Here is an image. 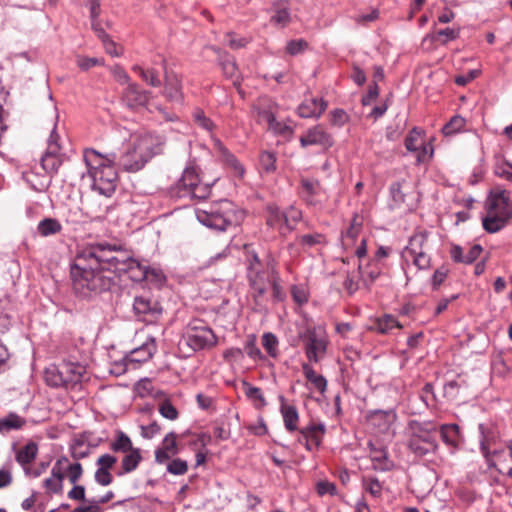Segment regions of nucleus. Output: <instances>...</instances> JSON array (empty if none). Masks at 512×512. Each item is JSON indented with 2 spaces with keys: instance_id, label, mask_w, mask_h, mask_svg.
Here are the masks:
<instances>
[{
  "instance_id": "obj_31",
  "label": "nucleus",
  "mask_w": 512,
  "mask_h": 512,
  "mask_svg": "<svg viewBox=\"0 0 512 512\" xmlns=\"http://www.w3.org/2000/svg\"><path fill=\"white\" fill-rule=\"evenodd\" d=\"M373 468L380 471H390L394 468V462L388 457L387 450H370Z\"/></svg>"
},
{
  "instance_id": "obj_28",
  "label": "nucleus",
  "mask_w": 512,
  "mask_h": 512,
  "mask_svg": "<svg viewBox=\"0 0 512 512\" xmlns=\"http://www.w3.org/2000/svg\"><path fill=\"white\" fill-rule=\"evenodd\" d=\"M478 438L481 449L490 448L496 445L499 433L494 425L481 423L478 426Z\"/></svg>"
},
{
  "instance_id": "obj_41",
  "label": "nucleus",
  "mask_w": 512,
  "mask_h": 512,
  "mask_svg": "<svg viewBox=\"0 0 512 512\" xmlns=\"http://www.w3.org/2000/svg\"><path fill=\"white\" fill-rule=\"evenodd\" d=\"M424 134L425 132L423 129L419 127H413L406 135L404 140L406 149L410 152L416 151L417 148H419V143L424 142L422 139Z\"/></svg>"
},
{
  "instance_id": "obj_48",
  "label": "nucleus",
  "mask_w": 512,
  "mask_h": 512,
  "mask_svg": "<svg viewBox=\"0 0 512 512\" xmlns=\"http://www.w3.org/2000/svg\"><path fill=\"white\" fill-rule=\"evenodd\" d=\"M262 346L270 357L276 358L278 356V339L273 333L266 332L263 334Z\"/></svg>"
},
{
  "instance_id": "obj_10",
  "label": "nucleus",
  "mask_w": 512,
  "mask_h": 512,
  "mask_svg": "<svg viewBox=\"0 0 512 512\" xmlns=\"http://www.w3.org/2000/svg\"><path fill=\"white\" fill-rule=\"evenodd\" d=\"M299 337L305 341V355L309 362L318 363L327 352V341L317 338L315 328H307Z\"/></svg>"
},
{
  "instance_id": "obj_20",
  "label": "nucleus",
  "mask_w": 512,
  "mask_h": 512,
  "mask_svg": "<svg viewBox=\"0 0 512 512\" xmlns=\"http://www.w3.org/2000/svg\"><path fill=\"white\" fill-rule=\"evenodd\" d=\"M156 349L157 345L155 339L149 338L141 346L131 350L130 353L125 356V359L128 360L129 363H144L153 357Z\"/></svg>"
},
{
  "instance_id": "obj_9",
  "label": "nucleus",
  "mask_w": 512,
  "mask_h": 512,
  "mask_svg": "<svg viewBox=\"0 0 512 512\" xmlns=\"http://www.w3.org/2000/svg\"><path fill=\"white\" fill-rule=\"evenodd\" d=\"M488 469L512 479V450H482Z\"/></svg>"
},
{
  "instance_id": "obj_34",
  "label": "nucleus",
  "mask_w": 512,
  "mask_h": 512,
  "mask_svg": "<svg viewBox=\"0 0 512 512\" xmlns=\"http://www.w3.org/2000/svg\"><path fill=\"white\" fill-rule=\"evenodd\" d=\"M44 379L48 386L53 388L65 387L60 365H50L44 371Z\"/></svg>"
},
{
  "instance_id": "obj_15",
  "label": "nucleus",
  "mask_w": 512,
  "mask_h": 512,
  "mask_svg": "<svg viewBox=\"0 0 512 512\" xmlns=\"http://www.w3.org/2000/svg\"><path fill=\"white\" fill-rule=\"evenodd\" d=\"M266 455L284 473L286 470H291L294 466L300 465L304 460V456L296 453L294 450H268Z\"/></svg>"
},
{
  "instance_id": "obj_55",
  "label": "nucleus",
  "mask_w": 512,
  "mask_h": 512,
  "mask_svg": "<svg viewBox=\"0 0 512 512\" xmlns=\"http://www.w3.org/2000/svg\"><path fill=\"white\" fill-rule=\"evenodd\" d=\"M193 121L201 128L212 131L214 128L213 121L207 117L201 108H196L193 112Z\"/></svg>"
},
{
  "instance_id": "obj_27",
  "label": "nucleus",
  "mask_w": 512,
  "mask_h": 512,
  "mask_svg": "<svg viewBox=\"0 0 512 512\" xmlns=\"http://www.w3.org/2000/svg\"><path fill=\"white\" fill-rule=\"evenodd\" d=\"M108 438L104 432L99 435L92 431H84L77 438L74 439V443L70 445V448H76L83 445H87V448H97L107 442Z\"/></svg>"
},
{
  "instance_id": "obj_40",
  "label": "nucleus",
  "mask_w": 512,
  "mask_h": 512,
  "mask_svg": "<svg viewBox=\"0 0 512 512\" xmlns=\"http://www.w3.org/2000/svg\"><path fill=\"white\" fill-rule=\"evenodd\" d=\"M200 182L199 176L193 167H187L183 171L182 177L178 181V187L185 190L195 189V186Z\"/></svg>"
},
{
  "instance_id": "obj_24",
  "label": "nucleus",
  "mask_w": 512,
  "mask_h": 512,
  "mask_svg": "<svg viewBox=\"0 0 512 512\" xmlns=\"http://www.w3.org/2000/svg\"><path fill=\"white\" fill-rule=\"evenodd\" d=\"M218 56V64L220 65L223 75L227 78H234L238 71V67L235 58L230 55L227 51L222 50L217 46H208Z\"/></svg>"
},
{
  "instance_id": "obj_32",
  "label": "nucleus",
  "mask_w": 512,
  "mask_h": 512,
  "mask_svg": "<svg viewBox=\"0 0 512 512\" xmlns=\"http://www.w3.org/2000/svg\"><path fill=\"white\" fill-rule=\"evenodd\" d=\"M27 420L14 412L0 419V433H8L12 430L21 429L25 426Z\"/></svg>"
},
{
  "instance_id": "obj_22",
  "label": "nucleus",
  "mask_w": 512,
  "mask_h": 512,
  "mask_svg": "<svg viewBox=\"0 0 512 512\" xmlns=\"http://www.w3.org/2000/svg\"><path fill=\"white\" fill-rule=\"evenodd\" d=\"M325 432L326 427L323 423H311L301 429V439L305 440V448H311L312 445L319 447Z\"/></svg>"
},
{
  "instance_id": "obj_47",
  "label": "nucleus",
  "mask_w": 512,
  "mask_h": 512,
  "mask_svg": "<svg viewBox=\"0 0 512 512\" xmlns=\"http://www.w3.org/2000/svg\"><path fill=\"white\" fill-rule=\"evenodd\" d=\"M276 153L270 151H262L259 158V163L262 170L267 173H273L276 171Z\"/></svg>"
},
{
  "instance_id": "obj_11",
  "label": "nucleus",
  "mask_w": 512,
  "mask_h": 512,
  "mask_svg": "<svg viewBox=\"0 0 512 512\" xmlns=\"http://www.w3.org/2000/svg\"><path fill=\"white\" fill-rule=\"evenodd\" d=\"M302 148L310 145L321 146L324 151L329 150L334 145L333 136L326 131L323 125L317 124L309 128L305 134L299 138Z\"/></svg>"
},
{
  "instance_id": "obj_62",
  "label": "nucleus",
  "mask_w": 512,
  "mask_h": 512,
  "mask_svg": "<svg viewBox=\"0 0 512 512\" xmlns=\"http://www.w3.org/2000/svg\"><path fill=\"white\" fill-rule=\"evenodd\" d=\"M109 448H134L130 438L122 431L117 430L115 439L109 443Z\"/></svg>"
},
{
  "instance_id": "obj_13",
  "label": "nucleus",
  "mask_w": 512,
  "mask_h": 512,
  "mask_svg": "<svg viewBox=\"0 0 512 512\" xmlns=\"http://www.w3.org/2000/svg\"><path fill=\"white\" fill-rule=\"evenodd\" d=\"M397 418L394 409L369 411L366 415V423L376 433H385Z\"/></svg>"
},
{
  "instance_id": "obj_50",
  "label": "nucleus",
  "mask_w": 512,
  "mask_h": 512,
  "mask_svg": "<svg viewBox=\"0 0 512 512\" xmlns=\"http://www.w3.org/2000/svg\"><path fill=\"white\" fill-rule=\"evenodd\" d=\"M244 351L247 353L249 357L254 360H263L265 359L259 347L256 345V336L251 334L248 336L247 341L244 346Z\"/></svg>"
},
{
  "instance_id": "obj_58",
  "label": "nucleus",
  "mask_w": 512,
  "mask_h": 512,
  "mask_svg": "<svg viewBox=\"0 0 512 512\" xmlns=\"http://www.w3.org/2000/svg\"><path fill=\"white\" fill-rule=\"evenodd\" d=\"M299 243L302 246L313 247L320 244H325V236L321 233L305 234L299 237Z\"/></svg>"
},
{
  "instance_id": "obj_18",
  "label": "nucleus",
  "mask_w": 512,
  "mask_h": 512,
  "mask_svg": "<svg viewBox=\"0 0 512 512\" xmlns=\"http://www.w3.org/2000/svg\"><path fill=\"white\" fill-rule=\"evenodd\" d=\"M62 371V376L65 380V388H73L82 381L83 375L86 373L85 366L80 363L63 361L59 364Z\"/></svg>"
},
{
  "instance_id": "obj_52",
  "label": "nucleus",
  "mask_w": 512,
  "mask_h": 512,
  "mask_svg": "<svg viewBox=\"0 0 512 512\" xmlns=\"http://www.w3.org/2000/svg\"><path fill=\"white\" fill-rule=\"evenodd\" d=\"M16 452V461L24 467L26 473H29V468L26 465L36 459L38 450H16Z\"/></svg>"
},
{
  "instance_id": "obj_39",
  "label": "nucleus",
  "mask_w": 512,
  "mask_h": 512,
  "mask_svg": "<svg viewBox=\"0 0 512 512\" xmlns=\"http://www.w3.org/2000/svg\"><path fill=\"white\" fill-rule=\"evenodd\" d=\"M38 232L41 236L55 235L62 230L61 223L56 218H44L38 224Z\"/></svg>"
},
{
  "instance_id": "obj_61",
  "label": "nucleus",
  "mask_w": 512,
  "mask_h": 512,
  "mask_svg": "<svg viewBox=\"0 0 512 512\" xmlns=\"http://www.w3.org/2000/svg\"><path fill=\"white\" fill-rule=\"evenodd\" d=\"M349 121V115L345 110L336 108L330 112V123L333 126L342 127Z\"/></svg>"
},
{
  "instance_id": "obj_19",
  "label": "nucleus",
  "mask_w": 512,
  "mask_h": 512,
  "mask_svg": "<svg viewBox=\"0 0 512 512\" xmlns=\"http://www.w3.org/2000/svg\"><path fill=\"white\" fill-rule=\"evenodd\" d=\"M328 106L323 98H311L298 106L297 113L301 118H319Z\"/></svg>"
},
{
  "instance_id": "obj_42",
  "label": "nucleus",
  "mask_w": 512,
  "mask_h": 512,
  "mask_svg": "<svg viewBox=\"0 0 512 512\" xmlns=\"http://www.w3.org/2000/svg\"><path fill=\"white\" fill-rule=\"evenodd\" d=\"M466 125V119L461 115H454L450 120L442 127V133L444 136H452L464 129Z\"/></svg>"
},
{
  "instance_id": "obj_59",
  "label": "nucleus",
  "mask_w": 512,
  "mask_h": 512,
  "mask_svg": "<svg viewBox=\"0 0 512 512\" xmlns=\"http://www.w3.org/2000/svg\"><path fill=\"white\" fill-rule=\"evenodd\" d=\"M76 63L82 71H88L94 66L103 65V58L77 56Z\"/></svg>"
},
{
  "instance_id": "obj_6",
  "label": "nucleus",
  "mask_w": 512,
  "mask_h": 512,
  "mask_svg": "<svg viewBox=\"0 0 512 512\" xmlns=\"http://www.w3.org/2000/svg\"><path fill=\"white\" fill-rule=\"evenodd\" d=\"M92 189L98 191L101 195L111 197L119 182L118 172L115 163H107V166L94 172Z\"/></svg>"
},
{
  "instance_id": "obj_14",
  "label": "nucleus",
  "mask_w": 512,
  "mask_h": 512,
  "mask_svg": "<svg viewBox=\"0 0 512 512\" xmlns=\"http://www.w3.org/2000/svg\"><path fill=\"white\" fill-rule=\"evenodd\" d=\"M150 91L143 90L136 83H129L122 94V100L132 110L146 107L150 99Z\"/></svg>"
},
{
  "instance_id": "obj_29",
  "label": "nucleus",
  "mask_w": 512,
  "mask_h": 512,
  "mask_svg": "<svg viewBox=\"0 0 512 512\" xmlns=\"http://www.w3.org/2000/svg\"><path fill=\"white\" fill-rule=\"evenodd\" d=\"M148 266L141 264L138 260L132 259L125 270L121 271L122 274H127L129 279L136 283H142L147 278Z\"/></svg>"
},
{
  "instance_id": "obj_36",
  "label": "nucleus",
  "mask_w": 512,
  "mask_h": 512,
  "mask_svg": "<svg viewBox=\"0 0 512 512\" xmlns=\"http://www.w3.org/2000/svg\"><path fill=\"white\" fill-rule=\"evenodd\" d=\"M275 14L271 17V22L286 26L290 21V12L287 7V0H280L273 3Z\"/></svg>"
},
{
  "instance_id": "obj_57",
  "label": "nucleus",
  "mask_w": 512,
  "mask_h": 512,
  "mask_svg": "<svg viewBox=\"0 0 512 512\" xmlns=\"http://www.w3.org/2000/svg\"><path fill=\"white\" fill-rule=\"evenodd\" d=\"M247 279L250 288L267 286V283L271 281V279L265 277V273L262 270L247 272Z\"/></svg>"
},
{
  "instance_id": "obj_21",
  "label": "nucleus",
  "mask_w": 512,
  "mask_h": 512,
  "mask_svg": "<svg viewBox=\"0 0 512 512\" xmlns=\"http://www.w3.org/2000/svg\"><path fill=\"white\" fill-rule=\"evenodd\" d=\"M511 219V214H503L500 211L487 212V215L482 217V226L487 233L494 234L502 230Z\"/></svg>"
},
{
  "instance_id": "obj_35",
  "label": "nucleus",
  "mask_w": 512,
  "mask_h": 512,
  "mask_svg": "<svg viewBox=\"0 0 512 512\" xmlns=\"http://www.w3.org/2000/svg\"><path fill=\"white\" fill-rule=\"evenodd\" d=\"M121 451L126 452V454L122 458V471H123V473H131L138 467L140 462L143 460V457L140 453L141 450H121Z\"/></svg>"
},
{
  "instance_id": "obj_54",
  "label": "nucleus",
  "mask_w": 512,
  "mask_h": 512,
  "mask_svg": "<svg viewBox=\"0 0 512 512\" xmlns=\"http://www.w3.org/2000/svg\"><path fill=\"white\" fill-rule=\"evenodd\" d=\"M448 273H449V269L445 265H442L441 267L437 268L434 271V273L430 279L431 288L433 291H438L440 289L441 285L444 283L445 279L447 278Z\"/></svg>"
},
{
  "instance_id": "obj_25",
  "label": "nucleus",
  "mask_w": 512,
  "mask_h": 512,
  "mask_svg": "<svg viewBox=\"0 0 512 512\" xmlns=\"http://www.w3.org/2000/svg\"><path fill=\"white\" fill-rule=\"evenodd\" d=\"M402 327V324L393 315L384 314L382 317L372 319L367 329L378 334L386 335L393 328L401 329Z\"/></svg>"
},
{
  "instance_id": "obj_33",
  "label": "nucleus",
  "mask_w": 512,
  "mask_h": 512,
  "mask_svg": "<svg viewBox=\"0 0 512 512\" xmlns=\"http://www.w3.org/2000/svg\"><path fill=\"white\" fill-rule=\"evenodd\" d=\"M302 371L305 378L320 392L324 393L327 389V380L323 375H318L309 363L302 364Z\"/></svg>"
},
{
  "instance_id": "obj_63",
  "label": "nucleus",
  "mask_w": 512,
  "mask_h": 512,
  "mask_svg": "<svg viewBox=\"0 0 512 512\" xmlns=\"http://www.w3.org/2000/svg\"><path fill=\"white\" fill-rule=\"evenodd\" d=\"M316 492L319 496H324L325 494L334 496L337 494V487L328 480H320L316 483Z\"/></svg>"
},
{
  "instance_id": "obj_46",
  "label": "nucleus",
  "mask_w": 512,
  "mask_h": 512,
  "mask_svg": "<svg viewBox=\"0 0 512 512\" xmlns=\"http://www.w3.org/2000/svg\"><path fill=\"white\" fill-rule=\"evenodd\" d=\"M133 71L138 72L141 78L152 87H159L162 84L159 74L154 68L143 69L142 67L135 65L133 67Z\"/></svg>"
},
{
  "instance_id": "obj_2",
  "label": "nucleus",
  "mask_w": 512,
  "mask_h": 512,
  "mask_svg": "<svg viewBox=\"0 0 512 512\" xmlns=\"http://www.w3.org/2000/svg\"><path fill=\"white\" fill-rule=\"evenodd\" d=\"M244 216V211L237 209L236 205L228 199L213 203L209 210L197 213L200 223L216 231H226L231 226L240 225Z\"/></svg>"
},
{
  "instance_id": "obj_7",
  "label": "nucleus",
  "mask_w": 512,
  "mask_h": 512,
  "mask_svg": "<svg viewBox=\"0 0 512 512\" xmlns=\"http://www.w3.org/2000/svg\"><path fill=\"white\" fill-rule=\"evenodd\" d=\"M408 428L411 431L412 444L410 445V448H412L413 444H417L418 442L426 443L431 445L433 448H438L437 440L439 438V433L434 422L410 420Z\"/></svg>"
},
{
  "instance_id": "obj_12",
  "label": "nucleus",
  "mask_w": 512,
  "mask_h": 512,
  "mask_svg": "<svg viewBox=\"0 0 512 512\" xmlns=\"http://www.w3.org/2000/svg\"><path fill=\"white\" fill-rule=\"evenodd\" d=\"M167 61L162 59V65L164 67V90L163 96L167 101L182 105L184 102V93L182 91V81L175 73H168L166 69Z\"/></svg>"
},
{
  "instance_id": "obj_49",
  "label": "nucleus",
  "mask_w": 512,
  "mask_h": 512,
  "mask_svg": "<svg viewBox=\"0 0 512 512\" xmlns=\"http://www.w3.org/2000/svg\"><path fill=\"white\" fill-rule=\"evenodd\" d=\"M121 252L122 253H115V258L123 260V263L113 264L111 267V275L114 276V278L116 276L121 277V271L125 270V267L129 265V262L133 259V257L129 255L128 252L122 246Z\"/></svg>"
},
{
  "instance_id": "obj_16",
  "label": "nucleus",
  "mask_w": 512,
  "mask_h": 512,
  "mask_svg": "<svg viewBox=\"0 0 512 512\" xmlns=\"http://www.w3.org/2000/svg\"><path fill=\"white\" fill-rule=\"evenodd\" d=\"M485 209L488 213L500 211L503 214H511L512 202L509 192L506 190H490L485 203Z\"/></svg>"
},
{
  "instance_id": "obj_60",
  "label": "nucleus",
  "mask_w": 512,
  "mask_h": 512,
  "mask_svg": "<svg viewBox=\"0 0 512 512\" xmlns=\"http://www.w3.org/2000/svg\"><path fill=\"white\" fill-rule=\"evenodd\" d=\"M308 48V42L304 39H295L287 42L286 52L292 56L304 52Z\"/></svg>"
},
{
  "instance_id": "obj_8",
  "label": "nucleus",
  "mask_w": 512,
  "mask_h": 512,
  "mask_svg": "<svg viewBox=\"0 0 512 512\" xmlns=\"http://www.w3.org/2000/svg\"><path fill=\"white\" fill-rule=\"evenodd\" d=\"M133 311L138 318L154 322L162 315L163 307L154 297L142 294L134 298Z\"/></svg>"
},
{
  "instance_id": "obj_3",
  "label": "nucleus",
  "mask_w": 512,
  "mask_h": 512,
  "mask_svg": "<svg viewBox=\"0 0 512 512\" xmlns=\"http://www.w3.org/2000/svg\"><path fill=\"white\" fill-rule=\"evenodd\" d=\"M184 338L193 351L211 349L217 345L218 338L213 329L203 319H192L186 326Z\"/></svg>"
},
{
  "instance_id": "obj_51",
  "label": "nucleus",
  "mask_w": 512,
  "mask_h": 512,
  "mask_svg": "<svg viewBox=\"0 0 512 512\" xmlns=\"http://www.w3.org/2000/svg\"><path fill=\"white\" fill-rule=\"evenodd\" d=\"M416 152V164H424L427 163L433 156L434 149L432 145L426 144L425 142L419 143V148H417Z\"/></svg>"
},
{
  "instance_id": "obj_64",
  "label": "nucleus",
  "mask_w": 512,
  "mask_h": 512,
  "mask_svg": "<svg viewBox=\"0 0 512 512\" xmlns=\"http://www.w3.org/2000/svg\"><path fill=\"white\" fill-rule=\"evenodd\" d=\"M379 93H380V88H379L378 84L371 83L368 86L367 93L364 94L361 98V104L363 106L370 105L373 101H375L377 99V97L379 96Z\"/></svg>"
},
{
  "instance_id": "obj_23",
  "label": "nucleus",
  "mask_w": 512,
  "mask_h": 512,
  "mask_svg": "<svg viewBox=\"0 0 512 512\" xmlns=\"http://www.w3.org/2000/svg\"><path fill=\"white\" fill-rule=\"evenodd\" d=\"M439 438L442 439L444 444L452 448H458L464 444L463 436L460 432V427L456 423L443 424L438 430Z\"/></svg>"
},
{
  "instance_id": "obj_26",
  "label": "nucleus",
  "mask_w": 512,
  "mask_h": 512,
  "mask_svg": "<svg viewBox=\"0 0 512 512\" xmlns=\"http://www.w3.org/2000/svg\"><path fill=\"white\" fill-rule=\"evenodd\" d=\"M279 402H280V411L283 416L285 428L290 432L296 431L297 423L299 420V414H298V410H297L296 406L287 405L286 398L283 395L279 396Z\"/></svg>"
},
{
  "instance_id": "obj_17",
  "label": "nucleus",
  "mask_w": 512,
  "mask_h": 512,
  "mask_svg": "<svg viewBox=\"0 0 512 512\" xmlns=\"http://www.w3.org/2000/svg\"><path fill=\"white\" fill-rule=\"evenodd\" d=\"M84 162L88 168V173L92 177L94 172L107 166V163H115L116 155L114 153L102 155L92 148H86L83 153Z\"/></svg>"
},
{
  "instance_id": "obj_45",
  "label": "nucleus",
  "mask_w": 512,
  "mask_h": 512,
  "mask_svg": "<svg viewBox=\"0 0 512 512\" xmlns=\"http://www.w3.org/2000/svg\"><path fill=\"white\" fill-rule=\"evenodd\" d=\"M427 241V232L415 233L409 239L408 245L404 251L411 256L423 250V245Z\"/></svg>"
},
{
  "instance_id": "obj_5",
  "label": "nucleus",
  "mask_w": 512,
  "mask_h": 512,
  "mask_svg": "<svg viewBox=\"0 0 512 512\" xmlns=\"http://www.w3.org/2000/svg\"><path fill=\"white\" fill-rule=\"evenodd\" d=\"M230 437V430L224 424L213 427V435L204 431L188 430L181 434L180 444L193 448H205L207 445H218L220 440Z\"/></svg>"
},
{
  "instance_id": "obj_53",
  "label": "nucleus",
  "mask_w": 512,
  "mask_h": 512,
  "mask_svg": "<svg viewBox=\"0 0 512 512\" xmlns=\"http://www.w3.org/2000/svg\"><path fill=\"white\" fill-rule=\"evenodd\" d=\"M159 413L166 419L176 420L179 416L177 408L172 404L170 399L165 398L159 404Z\"/></svg>"
},
{
  "instance_id": "obj_38",
  "label": "nucleus",
  "mask_w": 512,
  "mask_h": 512,
  "mask_svg": "<svg viewBox=\"0 0 512 512\" xmlns=\"http://www.w3.org/2000/svg\"><path fill=\"white\" fill-rule=\"evenodd\" d=\"M242 386L245 388V395L248 399L258 402L254 406L256 409H262L267 405L260 388L252 386L248 381L242 380Z\"/></svg>"
},
{
  "instance_id": "obj_30",
  "label": "nucleus",
  "mask_w": 512,
  "mask_h": 512,
  "mask_svg": "<svg viewBox=\"0 0 512 512\" xmlns=\"http://www.w3.org/2000/svg\"><path fill=\"white\" fill-rule=\"evenodd\" d=\"M266 209L269 213V216L266 220V224L268 226L274 227L275 225L283 222L285 228L289 232L294 230V226L289 223L288 215H284L276 204H269Z\"/></svg>"
},
{
  "instance_id": "obj_4",
  "label": "nucleus",
  "mask_w": 512,
  "mask_h": 512,
  "mask_svg": "<svg viewBox=\"0 0 512 512\" xmlns=\"http://www.w3.org/2000/svg\"><path fill=\"white\" fill-rule=\"evenodd\" d=\"M155 155L150 138H142L134 143L132 149L124 153L120 159V166L127 172H137Z\"/></svg>"
},
{
  "instance_id": "obj_37",
  "label": "nucleus",
  "mask_w": 512,
  "mask_h": 512,
  "mask_svg": "<svg viewBox=\"0 0 512 512\" xmlns=\"http://www.w3.org/2000/svg\"><path fill=\"white\" fill-rule=\"evenodd\" d=\"M63 161L64 157L62 156H49V154H43L40 163L46 174L53 177L58 173Z\"/></svg>"
},
{
  "instance_id": "obj_44",
  "label": "nucleus",
  "mask_w": 512,
  "mask_h": 512,
  "mask_svg": "<svg viewBox=\"0 0 512 512\" xmlns=\"http://www.w3.org/2000/svg\"><path fill=\"white\" fill-rule=\"evenodd\" d=\"M144 282L154 288L161 289L166 284L167 277L161 269L148 266L147 278H145Z\"/></svg>"
},
{
  "instance_id": "obj_56",
  "label": "nucleus",
  "mask_w": 512,
  "mask_h": 512,
  "mask_svg": "<svg viewBox=\"0 0 512 512\" xmlns=\"http://www.w3.org/2000/svg\"><path fill=\"white\" fill-rule=\"evenodd\" d=\"M166 470L173 475H184L188 471L187 461L180 458L171 459L167 463Z\"/></svg>"
},
{
  "instance_id": "obj_1",
  "label": "nucleus",
  "mask_w": 512,
  "mask_h": 512,
  "mask_svg": "<svg viewBox=\"0 0 512 512\" xmlns=\"http://www.w3.org/2000/svg\"><path fill=\"white\" fill-rule=\"evenodd\" d=\"M115 253H122L121 245L107 242L89 244L77 251L70 264L72 290L77 298L92 300L115 286L111 267L123 263Z\"/></svg>"
},
{
  "instance_id": "obj_43",
  "label": "nucleus",
  "mask_w": 512,
  "mask_h": 512,
  "mask_svg": "<svg viewBox=\"0 0 512 512\" xmlns=\"http://www.w3.org/2000/svg\"><path fill=\"white\" fill-rule=\"evenodd\" d=\"M220 152L225 165L232 168L239 177H243L245 169L236 156L225 147H221Z\"/></svg>"
}]
</instances>
